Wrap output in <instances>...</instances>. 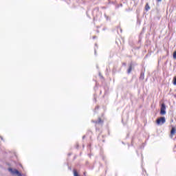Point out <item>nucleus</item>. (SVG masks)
Here are the masks:
<instances>
[{
    "mask_svg": "<svg viewBox=\"0 0 176 176\" xmlns=\"http://www.w3.org/2000/svg\"><path fill=\"white\" fill-rule=\"evenodd\" d=\"M73 173L74 176H79V174L78 173V171L74 169L73 170Z\"/></svg>",
    "mask_w": 176,
    "mask_h": 176,
    "instance_id": "8",
    "label": "nucleus"
},
{
    "mask_svg": "<svg viewBox=\"0 0 176 176\" xmlns=\"http://www.w3.org/2000/svg\"><path fill=\"white\" fill-rule=\"evenodd\" d=\"M156 123L157 126H162V124H164V123H166V118L161 117L160 118H157L156 120Z\"/></svg>",
    "mask_w": 176,
    "mask_h": 176,
    "instance_id": "1",
    "label": "nucleus"
},
{
    "mask_svg": "<svg viewBox=\"0 0 176 176\" xmlns=\"http://www.w3.org/2000/svg\"><path fill=\"white\" fill-rule=\"evenodd\" d=\"M9 171L10 173H12V174H16V175H18V176H23V175H21V173H20V172L19 170H17L16 169L13 170L12 168H9Z\"/></svg>",
    "mask_w": 176,
    "mask_h": 176,
    "instance_id": "2",
    "label": "nucleus"
},
{
    "mask_svg": "<svg viewBox=\"0 0 176 176\" xmlns=\"http://www.w3.org/2000/svg\"><path fill=\"white\" fill-rule=\"evenodd\" d=\"M175 133H176V129H175V127L173 126L171 130H170V137H171V138H173V137H174V135H175Z\"/></svg>",
    "mask_w": 176,
    "mask_h": 176,
    "instance_id": "3",
    "label": "nucleus"
},
{
    "mask_svg": "<svg viewBox=\"0 0 176 176\" xmlns=\"http://www.w3.org/2000/svg\"><path fill=\"white\" fill-rule=\"evenodd\" d=\"M173 85L176 86V76L173 78Z\"/></svg>",
    "mask_w": 176,
    "mask_h": 176,
    "instance_id": "11",
    "label": "nucleus"
},
{
    "mask_svg": "<svg viewBox=\"0 0 176 176\" xmlns=\"http://www.w3.org/2000/svg\"><path fill=\"white\" fill-rule=\"evenodd\" d=\"M160 111H166V104L164 103L162 104Z\"/></svg>",
    "mask_w": 176,
    "mask_h": 176,
    "instance_id": "6",
    "label": "nucleus"
},
{
    "mask_svg": "<svg viewBox=\"0 0 176 176\" xmlns=\"http://www.w3.org/2000/svg\"><path fill=\"white\" fill-rule=\"evenodd\" d=\"M157 2H162V0H157Z\"/></svg>",
    "mask_w": 176,
    "mask_h": 176,
    "instance_id": "12",
    "label": "nucleus"
},
{
    "mask_svg": "<svg viewBox=\"0 0 176 176\" xmlns=\"http://www.w3.org/2000/svg\"><path fill=\"white\" fill-rule=\"evenodd\" d=\"M133 70V65H130L129 69H128V74H130L131 71Z\"/></svg>",
    "mask_w": 176,
    "mask_h": 176,
    "instance_id": "7",
    "label": "nucleus"
},
{
    "mask_svg": "<svg viewBox=\"0 0 176 176\" xmlns=\"http://www.w3.org/2000/svg\"><path fill=\"white\" fill-rule=\"evenodd\" d=\"M151 9V6H149V4L147 3L145 6V11L148 12Z\"/></svg>",
    "mask_w": 176,
    "mask_h": 176,
    "instance_id": "5",
    "label": "nucleus"
},
{
    "mask_svg": "<svg viewBox=\"0 0 176 176\" xmlns=\"http://www.w3.org/2000/svg\"><path fill=\"white\" fill-rule=\"evenodd\" d=\"M94 123H95V124H102L104 123V120H102L101 118H98V120L94 121Z\"/></svg>",
    "mask_w": 176,
    "mask_h": 176,
    "instance_id": "4",
    "label": "nucleus"
},
{
    "mask_svg": "<svg viewBox=\"0 0 176 176\" xmlns=\"http://www.w3.org/2000/svg\"><path fill=\"white\" fill-rule=\"evenodd\" d=\"M160 115H166V111H161Z\"/></svg>",
    "mask_w": 176,
    "mask_h": 176,
    "instance_id": "10",
    "label": "nucleus"
},
{
    "mask_svg": "<svg viewBox=\"0 0 176 176\" xmlns=\"http://www.w3.org/2000/svg\"><path fill=\"white\" fill-rule=\"evenodd\" d=\"M173 57L174 60H176V51H175V52H173Z\"/></svg>",
    "mask_w": 176,
    "mask_h": 176,
    "instance_id": "9",
    "label": "nucleus"
}]
</instances>
